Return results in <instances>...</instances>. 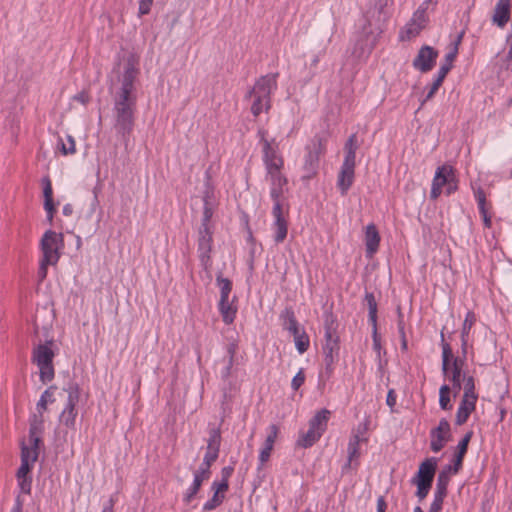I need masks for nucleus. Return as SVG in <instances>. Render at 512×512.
Returning <instances> with one entry per match:
<instances>
[{"mask_svg": "<svg viewBox=\"0 0 512 512\" xmlns=\"http://www.w3.org/2000/svg\"><path fill=\"white\" fill-rule=\"evenodd\" d=\"M139 70L129 60L121 80V87L113 97L114 130L116 136L128 147L130 137L135 126V112L137 96L135 93V80Z\"/></svg>", "mask_w": 512, "mask_h": 512, "instance_id": "f257e3e1", "label": "nucleus"}, {"mask_svg": "<svg viewBox=\"0 0 512 512\" xmlns=\"http://www.w3.org/2000/svg\"><path fill=\"white\" fill-rule=\"evenodd\" d=\"M277 77L278 73L261 76L248 91L246 98L252 99L251 112L254 116L270 109V96L277 88Z\"/></svg>", "mask_w": 512, "mask_h": 512, "instance_id": "f03ea898", "label": "nucleus"}, {"mask_svg": "<svg viewBox=\"0 0 512 512\" xmlns=\"http://www.w3.org/2000/svg\"><path fill=\"white\" fill-rule=\"evenodd\" d=\"M325 343L323 345L324 364L328 373L333 370V365L339 359V336L337 334V322L332 313L324 315Z\"/></svg>", "mask_w": 512, "mask_h": 512, "instance_id": "7ed1b4c3", "label": "nucleus"}, {"mask_svg": "<svg viewBox=\"0 0 512 512\" xmlns=\"http://www.w3.org/2000/svg\"><path fill=\"white\" fill-rule=\"evenodd\" d=\"M326 139L320 135H315L305 147V156L303 163V178H313L319 169L320 157L325 154Z\"/></svg>", "mask_w": 512, "mask_h": 512, "instance_id": "20e7f679", "label": "nucleus"}, {"mask_svg": "<svg viewBox=\"0 0 512 512\" xmlns=\"http://www.w3.org/2000/svg\"><path fill=\"white\" fill-rule=\"evenodd\" d=\"M440 336L442 346V371L446 375L448 373L449 364L452 362V375L450 380L452 382L454 396H456L461 390V373L464 361L460 357L453 356L450 344L445 341L443 330Z\"/></svg>", "mask_w": 512, "mask_h": 512, "instance_id": "39448f33", "label": "nucleus"}, {"mask_svg": "<svg viewBox=\"0 0 512 512\" xmlns=\"http://www.w3.org/2000/svg\"><path fill=\"white\" fill-rule=\"evenodd\" d=\"M51 345H53V340H49L45 344H38L33 350L32 360L39 367L40 380L43 383L50 382L54 378V352Z\"/></svg>", "mask_w": 512, "mask_h": 512, "instance_id": "423d86ee", "label": "nucleus"}, {"mask_svg": "<svg viewBox=\"0 0 512 512\" xmlns=\"http://www.w3.org/2000/svg\"><path fill=\"white\" fill-rule=\"evenodd\" d=\"M67 393L66 406L59 416V421L67 428H74L76 416L78 414L76 405L79 402L80 388L77 383L71 382L63 389Z\"/></svg>", "mask_w": 512, "mask_h": 512, "instance_id": "0eeeda50", "label": "nucleus"}, {"mask_svg": "<svg viewBox=\"0 0 512 512\" xmlns=\"http://www.w3.org/2000/svg\"><path fill=\"white\" fill-rule=\"evenodd\" d=\"M62 244L63 235L61 233H56L52 230L46 231L41 239L42 259L46 263H57L60 258L58 251Z\"/></svg>", "mask_w": 512, "mask_h": 512, "instance_id": "6e6552de", "label": "nucleus"}, {"mask_svg": "<svg viewBox=\"0 0 512 512\" xmlns=\"http://www.w3.org/2000/svg\"><path fill=\"white\" fill-rule=\"evenodd\" d=\"M438 57V51L431 46H422L416 57L413 59V67L422 72L427 73L431 71L436 63Z\"/></svg>", "mask_w": 512, "mask_h": 512, "instance_id": "1a4fd4ad", "label": "nucleus"}, {"mask_svg": "<svg viewBox=\"0 0 512 512\" xmlns=\"http://www.w3.org/2000/svg\"><path fill=\"white\" fill-rule=\"evenodd\" d=\"M212 234L213 233L210 228H199L198 253L200 262L205 269H207L211 264L210 252L212 250L213 242Z\"/></svg>", "mask_w": 512, "mask_h": 512, "instance_id": "9d476101", "label": "nucleus"}, {"mask_svg": "<svg viewBox=\"0 0 512 512\" xmlns=\"http://www.w3.org/2000/svg\"><path fill=\"white\" fill-rule=\"evenodd\" d=\"M263 162L267 172L281 171L284 161L278 154L277 146H273L269 140L264 141Z\"/></svg>", "mask_w": 512, "mask_h": 512, "instance_id": "9b49d317", "label": "nucleus"}, {"mask_svg": "<svg viewBox=\"0 0 512 512\" xmlns=\"http://www.w3.org/2000/svg\"><path fill=\"white\" fill-rule=\"evenodd\" d=\"M453 172V168L449 165H442L437 168L432 181V188L430 192L431 199L435 200L440 196L442 193V187L452 179Z\"/></svg>", "mask_w": 512, "mask_h": 512, "instance_id": "f8f14e48", "label": "nucleus"}, {"mask_svg": "<svg viewBox=\"0 0 512 512\" xmlns=\"http://www.w3.org/2000/svg\"><path fill=\"white\" fill-rule=\"evenodd\" d=\"M355 166L356 163L348 162H343L341 165L337 177V188L342 196H345L353 185L355 178Z\"/></svg>", "mask_w": 512, "mask_h": 512, "instance_id": "ddd939ff", "label": "nucleus"}, {"mask_svg": "<svg viewBox=\"0 0 512 512\" xmlns=\"http://www.w3.org/2000/svg\"><path fill=\"white\" fill-rule=\"evenodd\" d=\"M437 468V461L435 458H428L423 461L418 468L417 474L411 479V483H428L432 484Z\"/></svg>", "mask_w": 512, "mask_h": 512, "instance_id": "4468645a", "label": "nucleus"}, {"mask_svg": "<svg viewBox=\"0 0 512 512\" xmlns=\"http://www.w3.org/2000/svg\"><path fill=\"white\" fill-rule=\"evenodd\" d=\"M511 1L498 0L495 5L492 22L499 28H504L510 20Z\"/></svg>", "mask_w": 512, "mask_h": 512, "instance_id": "2eb2a0df", "label": "nucleus"}, {"mask_svg": "<svg viewBox=\"0 0 512 512\" xmlns=\"http://www.w3.org/2000/svg\"><path fill=\"white\" fill-rule=\"evenodd\" d=\"M271 181L270 196L272 200L280 199L283 195V188L287 185V178L281 171L267 172Z\"/></svg>", "mask_w": 512, "mask_h": 512, "instance_id": "dca6fc26", "label": "nucleus"}, {"mask_svg": "<svg viewBox=\"0 0 512 512\" xmlns=\"http://www.w3.org/2000/svg\"><path fill=\"white\" fill-rule=\"evenodd\" d=\"M278 432L279 428L277 425L271 424L269 426V434L267 435L264 446L259 454V461L261 465H264L269 460Z\"/></svg>", "mask_w": 512, "mask_h": 512, "instance_id": "f3484780", "label": "nucleus"}, {"mask_svg": "<svg viewBox=\"0 0 512 512\" xmlns=\"http://www.w3.org/2000/svg\"><path fill=\"white\" fill-rule=\"evenodd\" d=\"M380 243V235L374 224H369L365 231V245L366 253L369 257H372L378 250Z\"/></svg>", "mask_w": 512, "mask_h": 512, "instance_id": "a211bd4d", "label": "nucleus"}, {"mask_svg": "<svg viewBox=\"0 0 512 512\" xmlns=\"http://www.w3.org/2000/svg\"><path fill=\"white\" fill-rule=\"evenodd\" d=\"M43 195H44V209L47 212V219L51 223L54 217L55 206L53 202V189L49 177L42 179Z\"/></svg>", "mask_w": 512, "mask_h": 512, "instance_id": "6ab92c4d", "label": "nucleus"}, {"mask_svg": "<svg viewBox=\"0 0 512 512\" xmlns=\"http://www.w3.org/2000/svg\"><path fill=\"white\" fill-rule=\"evenodd\" d=\"M473 432H467L457 445V453L454 456L453 473L456 474L462 467L463 458L468 450L469 442L472 438Z\"/></svg>", "mask_w": 512, "mask_h": 512, "instance_id": "aec40b11", "label": "nucleus"}, {"mask_svg": "<svg viewBox=\"0 0 512 512\" xmlns=\"http://www.w3.org/2000/svg\"><path fill=\"white\" fill-rule=\"evenodd\" d=\"M477 400L462 397L461 403L456 413V424L463 425L468 420L472 411L475 410Z\"/></svg>", "mask_w": 512, "mask_h": 512, "instance_id": "412c9836", "label": "nucleus"}, {"mask_svg": "<svg viewBox=\"0 0 512 512\" xmlns=\"http://www.w3.org/2000/svg\"><path fill=\"white\" fill-rule=\"evenodd\" d=\"M369 13L370 12H368L367 14H369ZM372 27H373V24H372L369 16L366 15L365 16V24L363 25V28H362V33L365 35L367 45H369L370 48H373V46L376 43L377 37L383 32V29L380 24L375 25L374 28H372Z\"/></svg>", "mask_w": 512, "mask_h": 512, "instance_id": "4be33fe9", "label": "nucleus"}, {"mask_svg": "<svg viewBox=\"0 0 512 512\" xmlns=\"http://www.w3.org/2000/svg\"><path fill=\"white\" fill-rule=\"evenodd\" d=\"M329 416V410L321 409L310 419L309 427L312 428V430L314 429L316 431H319V433L323 434L327 428Z\"/></svg>", "mask_w": 512, "mask_h": 512, "instance_id": "5701e85b", "label": "nucleus"}, {"mask_svg": "<svg viewBox=\"0 0 512 512\" xmlns=\"http://www.w3.org/2000/svg\"><path fill=\"white\" fill-rule=\"evenodd\" d=\"M283 327L288 330L292 335H295L302 331L299 327L298 321L295 317L294 311L291 308H286L282 314Z\"/></svg>", "mask_w": 512, "mask_h": 512, "instance_id": "b1692460", "label": "nucleus"}, {"mask_svg": "<svg viewBox=\"0 0 512 512\" xmlns=\"http://www.w3.org/2000/svg\"><path fill=\"white\" fill-rule=\"evenodd\" d=\"M358 149V141L356 134L349 136L348 140L344 145V160L343 162L356 163V151Z\"/></svg>", "mask_w": 512, "mask_h": 512, "instance_id": "393cba45", "label": "nucleus"}, {"mask_svg": "<svg viewBox=\"0 0 512 512\" xmlns=\"http://www.w3.org/2000/svg\"><path fill=\"white\" fill-rule=\"evenodd\" d=\"M322 436L319 431L312 430V428L309 427L307 432H303L300 434L299 439L297 440V445L301 446L303 448H309L313 446Z\"/></svg>", "mask_w": 512, "mask_h": 512, "instance_id": "a878e982", "label": "nucleus"}, {"mask_svg": "<svg viewBox=\"0 0 512 512\" xmlns=\"http://www.w3.org/2000/svg\"><path fill=\"white\" fill-rule=\"evenodd\" d=\"M219 311L222 316V319L225 324H231L233 323L237 308L234 307L230 302L229 299H226L225 302L222 301V299L219 300Z\"/></svg>", "mask_w": 512, "mask_h": 512, "instance_id": "bb28decb", "label": "nucleus"}, {"mask_svg": "<svg viewBox=\"0 0 512 512\" xmlns=\"http://www.w3.org/2000/svg\"><path fill=\"white\" fill-rule=\"evenodd\" d=\"M237 351V345L230 343L227 345V359L224 368L221 371V378L226 381L231 375L232 366L234 363L235 354Z\"/></svg>", "mask_w": 512, "mask_h": 512, "instance_id": "cd10ccee", "label": "nucleus"}, {"mask_svg": "<svg viewBox=\"0 0 512 512\" xmlns=\"http://www.w3.org/2000/svg\"><path fill=\"white\" fill-rule=\"evenodd\" d=\"M450 482V477H447L444 473H439L437 476L436 488L434 492V499L444 501L447 496V489Z\"/></svg>", "mask_w": 512, "mask_h": 512, "instance_id": "c85d7f7f", "label": "nucleus"}, {"mask_svg": "<svg viewBox=\"0 0 512 512\" xmlns=\"http://www.w3.org/2000/svg\"><path fill=\"white\" fill-rule=\"evenodd\" d=\"M428 19H423V21L419 18L416 19V16L413 15L409 23H407L405 32L408 39H411L417 36L421 30L425 27Z\"/></svg>", "mask_w": 512, "mask_h": 512, "instance_id": "c756f323", "label": "nucleus"}, {"mask_svg": "<svg viewBox=\"0 0 512 512\" xmlns=\"http://www.w3.org/2000/svg\"><path fill=\"white\" fill-rule=\"evenodd\" d=\"M360 437L359 435H353L350 438V441L348 443L347 452H348V459L346 464L343 466V471L345 469L350 468L351 462L354 458H357L359 456V443H360Z\"/></svg>", "mask_w": 512, "mask_h": 512, "instance_id": "7c9ffc66", "label": "nucleus"}, {"mask_svg": "<svg viewBox=\"0 0 512 512\" xmlns=\"http://www.w3.org/2000/svg\"><path fill=\"white\" fill-rule=\"evenodd\" d=\"M273 229H274V241L277 244L282 243L286 239L287 232H288V223H287L286 219L274 220Z\"/></svg>", "mask_w": 512, "mask_h": 512, "instance_id": "2f4dec72", "label": "nucleus"}, {"mask_svg": "<svg viewBox=\"0 0 512 512\" xmlns=\"http://www.w3.org/2000/svg\"><path fill=\"white\" fill-rule=\"evenodd\" d=\"M364 300L368 307V320L371 326H375L377 325V302L374 294L371 292H366Z\"/></svg>", "mask_w": 512, "mask_h": 512, "instance_id": "473e14b6", "label": "nucleus"}, {"mask_svg": "<svg viewBox=\"0 0 512 512\" xmlns=\"http://www.w3.org/2000/svg\"><path fill=\"white\" fill-rule=\"evenodd\" d=\"M205 480H206L205 478H202L201 476L194 473L193 482H192L191 486L187 489V491L185 492L184 497H183V500L186 503H190L194 499V497L199 492V490L202 486V483Z\"/></svg>", "mask_w": 512, "mask_h": 512, "instance_id": "72a5a7b5", "label": "nucleus"}, {"mask_svg": "<svg viewBox=\"0 0 512 512\" xmlns=\"http://www.w3.org/2000/svg\"><path fill=\"white\" fill-rule=\"evenodd\" d=\"M456 56H457V48L454 47L449 53L446 54L445 61H444V63L441 64V66L437 72V75H439L445 79V77L447 76V74L453 67V62H454Z\"/></svg>", "mask_w": 512, "mask_h": 512, "instance_id": "f704fd0d", "label": "nucleus"}, {"mask_svg": "<svg viewBox=\"0 0 512 512\" xmlns=\"http://www.w3.org/2000/svg\"><path fill=\"white\" fill-rule=\"evenodd\" d=\"M216 282L220 288V299L225 302L226 299H229L232 290V282L229 279L222 277L221 274L216 277Z\"/></svg>", "mask_w": 512, "mask_h": 512, "instance_id": "c9c22d12", "label": "nucleus"}, {"mask_svg": "<svg viewBox=\"0 0 512 512\" xmlns=\"http://www.w3.org/2000/svg\"><path fill=\"white\" fill-rule=\"evenodd\" d=\"M221 431L220 428H211L207 440V450L220 451Z\"/></svg>", "mask_w": 512, "mask_h": 512, "instance_id": "e433bc0d", "label": "nucleus"}, {"mask_svg": "<svg viewBox=\"0 0 512 512\" xmlns=\"http://www.w3.org/2000/svg\"><path fill=\"white\" fill-rule=\"evenodd\" d=\"M295 346L300 354L306 352L309 348L310 340L309 336L306 334L304 330L299 333L293 335Z\"/></svg>", "mask_w": 512, "mask_h": 512, "instance_id": "4c0bfd02", "label": "nucleus"}, {"mask_svg": "<svg viewBox=\"0 0 512 512\" xmlns=\"http://www.w3.org/2000/svg\"><path fill=\"white\" fill-rule=\"evenodd\" d=\"M39 452L35 449L30 448L24 442L21 444V462L26 460V463L32 464L35 463L38 459Z\"/></svg>", "mask_w": 512, "mask_h": 512, "instance_id": "58836bf2", "label": "nucleus"}, {"mask_svg": "<svg viewBox=\"0 0 512 512\" xmlns=\"http://www.w3.org/2000/svg\"><path fill=\"white\" fill-rule=\"evenodd\" d=\"M43 416L34 414L29 427V435H40L43 433Z\"/></svg>", "mask_w": 512, "mask_h": 512, "instance_id": "ea45409f", "label": "nucleus"}, {"mask_svg": "<svg viewBox=\"0 0 512 512\" xmlns=\"http://www.w3.org/2000/svg\"><path fill=\"white\" fill-rule=\"evenodd\" d=\"M464 398L477 400L478 396L475 393V381L472 376L464 377Z\"/></svg>", "mask_w": 512, "mask_h": 512, "instance_id": "a19ab883", "label": "nucleus"}, {"mask_svg": "<svg viewBox=\"0 0 512 512\" xmlns=\"http://www.w3.org/2000/svg\"><path fill=\"white\" fill-rule=\"evenodd\" d=\"M208 194L204 196V210L200 228H210L209 222L213 216V209L208 201Z\"/></svg>", "mask_w": 512, "mask_h": 512, "instance_id": "79ce46f5", "label": "nucleus"}, {"mask_svg": "<svg viewBox=\"0 0 512 512\" xmlns=\"http://www.w3.org/2000/svg\"><path fill=\"white\" fill-rule=\"evenodd\" d=\"M225 496L224 494H217V491L214 492L211 499H209L204 505H203V511H212L218 506H220L224 500Z\"/></svg>", "mask_w": 512, "mask_h": 512, "instance_id": "37998d69", "label": "nucleus"}, {"mask_svg": "<svg viewBox=\"0 0 512 512\" xmlns=\"http://www.w3.org/2000/svg\"><path fill=\"white\" fill-rule=\"evenodd\" d=\"M476 322V316L474 312L468 311L462 326L461 336H468L472 326Z\"/></svg>", "mask_w": 512, "mask_h": 512, "instance_id": "c03bdc74", "label": "nucleus"}, {"mask_svg": "<svg viewBox=\"0 0 512 512\" xmlns=\"http://www.w3.org/2000/svg\"><path fill=\"white\" fill-rule=\"evenodd\" d=\"M443 81H444V78H442L439 75L436 76L435 80L429 87L425 98L422 100V104H424L426 101H428L434 97V95L436 94V92L438 91L440 86L442 85Z\"/></svg>", "mask_w": 512, "mask_h": 512, "instance_id": "a18cd8bd", "label": "nucleus"}, {"mask_svg": "<svg viewBox=\"0 0 512 512\" xmlns=\"http://www.w3.org/2000/svg\"><path fill=\"white\" fill-rule=\"evenodd\" d=\"M67 139V144L63 142L62 139H60V145H61V152L64 154V155H68V154H74L76 152V146H75V140L72 136L68 135L66 137Z\"/></svg>", "mask_w": 512, "mask_h": 512, "instance_id": "49530a36", "label": "nucleus"}, {"mask_svg": "<svg viewBox=\"0 0 512 512\" xmlns=\"http://www.w3.org/2000/svg\"><path fill=\"white\" fill-rule=\"evenodd\" d=\"M448 441V438L445 435L439 434L436 435L435 438L431 439L430 448L433 452L437 453L442 450L445 445V442Z\"/></svg>", "mask_w": 512, "mask_h": 512, "instance_id": "de8ad7c7", "label": "nucleus"}, {"mask_svg": "<svg viewBox=\"0 0 512 512\" xmlns=\"http://www.w3.org/2000/svg\"><path fill=\"white\" fill-rule=\"evenodd\" d=\"M450 432V424L446 419H441L439 425L431 430V438H435L436 435L439 434H449Z\"/></svg>", "mask_w": 512, "mask_h": 512, "instance_id": "09e8293b", "label": "nucleus"}, {"mask_svg": "<svg viewBox=\"0 0 512 512\" xmlns=\"http://www.w3.org/2000/svg\"><path fill=\"white\" fill-rule=\"evenodd\" d=\"M474 194H475V198H476V201L478 204L479 212L480 213L487 212L486 195H485L484 190L479 187L477 190H475Z\"/></svg>", "mask_w": 512, "mask_h": 512, "instance_id": "8fccbe9b", "label": "nucleus"}, {"mask_svg": "<svg viewBox=\"0 0 512 512\" xmlns=\"http://www.w3.org/2000/svg\"><path fill=\"white\" fill-rule=\"evenodd\" d=\"M413 484L417 486L416 496L418 497V499L420 501H422L424 498L427 497L432 484L423 483V482L413 483Z\"/></svg>", "mask_w": 512, "mask_h": 512, "instance_id": "3c124183", "label": "nucleus"}, {"mask_svg": "<svg viewBox=\"0 0 512 512\" xmlns=\"http://www.w3.org/2000/svg\"><path fill=\"white\" fill-rule=\"evenodd\" d=\"M305 378L304 370L300 369L292 379L291 388L294 391L298 390L304 384Z\"/></svg>", "mask_w": 512, "mask_h": 512, "instance_id": "603ef678", "label": "nucleus"}, {"mask_svg": "<svg viewBox=\"0 0 512 512\" xmlns=\"http://www.w3.org/2000/svg\"><path fill=\"white\" fill-rule=\"evenodd\" d=\"M32 469V464L26 463V460L21 462L20 467L17 470L16 477L17 478H30V471Z\"/></svg>", "mask_w": 512, "mask_h": 512, "instance_id": "864d4df0", "label": "nucleus"}, {"mask_svg": "<svg viewBox=\"0 0 512 512\" xmlns=\"http://www.w3.org/2000/svg\"><path fill=\"white\" fill-rule=\"evenodd\" d=\"M211 466H212L211 463L204 464V461H202L201 465L194 473H196L197 475H199L202 478H205L207 480V479H209V477L211 475V470H210Z\"/></svg>", "mask_w": 512, "mask_h": 512, "instance_id": "5fc2aeb1", "label": "nucleus"}, {"mask_svg": "<svg viewBox=\"0 0 512 512\" xmlns=\"http://www.w3.org/2000/svg\"><path fill=\"white\" fill-rule=\"evenodd\" d=\"M18 485L21 491L25 494H30L32 486V477L30 478H17Z\"/></svg>", "mask_w": 512, "mask_h": 512, "instance_id": "6e6d98bb", "label": "nucleus"}, {"mask_svg": "<svg viewBox=\"0 0 512 512\" xmlns=\"http://www.w3.org/2000/svg\"><path fill=\"white\" fill-rule=\"evenodd\" d=\"M229 488V482L226 481H214L212 483L211 489L215 492L217 491V494H224Z\"/></svg>", "mask_w": 512, "mask_h": 512, "instance_id": "4d7b16f0", "label": "nucleus"}, {"mask_svg": "<svg viewBox=\"0 0 512 512\" xmlns=\"http://www.w3.org/2000/svg\"><path fill=\"white\" fill-rule=\"evenodd\" d=\"M431 2V0H425L419 7L418 9L414 12L413 15L416 16V19H421L423 21V19H428L427 18V15H426V10L428 9V5L429 3Z\"/></svg>", "mask_w": 512, "mask_h": 512, "instance_id": "13d9d810", "label": "nucleus"}, {"mask_svg": "<svg viewBox=\"0 0 512 512\" xmlns=\"http://www.w3.org/2000/svg\"><path fill=\"white\" fill-rule=\"evenodd\" d=\"M431 2V0H425L419 7L418 9L414 12L413 15L416 16V19H421L423 21V19H428L427 18V15H426V10L428 9V5L429 3Z\"/></svg>", "mask_w": 512, "mask_h": 512, "instance_id": "bf43d9fd", "label": "nucleus"}, {"mask_svg": "<svg viewBox=\"0 0 512 512\" xmlns=\"http://www.w3.org/2000/svg\"><path fill=\"white\" fill-rule=\"evenodd\" d=\"M273 201H274V206L272 209V215L274 217V220L285 219L283 216L282 205H281L280 199L273 200Z\"/></svg>", "mask_w": 512, "mask_h": 512, "instance_id": "052dcab7", "label": "nucleus"}, {"mask_svg": "<svg viewBox=\"0 0 512 512\" xmlns=\"http://www.w3.org/2000/svg\"><path fill=\"white\" fill-rule=\"evenodd\" d=\"M372 339H373V349L380 353L381 350V342L380 336L378 334L377 325L372 326Z\"/></svg>", "mask_w": 512, "mask_h": 512, "instance_id": "680f3d73", "label": "nucleus"}, {"mask_svg": "<svg viewBox=\"0 0 512 512\" xmlns=\"http://www.w3.org/2000/svg\"><path fill=\"white\" fill-rule=\"evenodd\" d=\"M218 457H219V451L206 449V453L203 458L204 464H208V463L213 464L218 459Z\"/></svg>", "mask_w": 512, "mask_h": 512, "instance_id": "e2e57ef3", "label": "nucleus"}, {"mask_svg": "<svg viewBox=\"0 0 512 512\" xmlns=\"http://www.w3.org/2000/svg\"><path fill=\"white\" fill-rule=\"evenodd\" d=\"M48 395V392H43L38 403H37V412H38V415H41L43 416V413L44 411L47 409V400H46V396Z\"/></svg>", "mask_w": 512, "mask_h": 512, "instance_id": "0e129e2a", "label": "nucleus"}, {"mask_svg": "<svg viewBox=\"0 0 512 512\" xmlns=\"http://www.w3.org/2000/svg\"><path fill=\"white\" fill-rule=\"evenodd\" d=\"M153 0H140L139 1V14L146 15L150 12Z\"/></svg>", "mask_w": 512, "mask_h": 512, "instance_id": "69168bd1", "label": "nucleus"}, {"mask_svg": "<svg viewBox=\"0 0 512 512\" xmlns=\"http://www.w3.org/2000/svg\"><path fill=\"white\" fill-rule=\"evenodd\" d=\"M30 448L39 452L40 444L42 443L40 435H29Z\"/></svg>", "mask_w": 512, "mask_h": 512, "instance_id": "338daca9", "label": "nucleus"}, {"mask_svg": "<svg viewBox=\"0 0 512 512\" xmlns=\"http://www.w3.org/2000/svg\"><path fill=\"white\" fill-rule=\"evenodd\" d=\"M439 405L443 410H451L450 395L439 396Z\"/></svg>", "mask_w": 512, "mask_h": 512, "instance_id": "774afa93", "label": "nucleus"}]
</instances>
